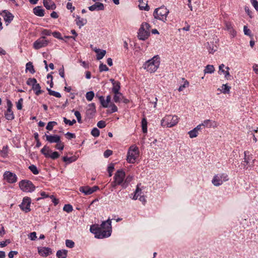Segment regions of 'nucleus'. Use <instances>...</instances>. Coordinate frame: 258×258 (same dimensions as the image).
I'll return each mask as SVG.
<instances>
[{"label": "nucleus", "instance_id": "26", "mask_svg": "<svg viewBox=\"0 0 258 258\" xmlns=\"http://www.w3.org/2000/svg\"><path fill=\"white\" fill-rule=\"evenodd\" d=\"M88 9L91 11L103 10L104 6L102 3L96 2L93 5L90 6Z\"/></svg>", "mask_w": 258, "mask_h": 258}, {"label": "nucleus", "instance_id": "49", "mask_svg": "<svg viewBox=\"0 0 258 258\" xmlns=\"http://www.w3.org/2000/svg\"><path fill=\"white\" fill-rule=\"evenodd\" d=\"M57 123L55 121H49L46 127V128L48 131H51L54 125H56Z\"/></svg>", "mask_w": 258, "mask_h": 258}, {"label": "nucleus", "instance_id": "40", "mask_svg": "<svg viewBox=\"0 0 258 258\" xmlns=\"http://www.w3.org/2000/svg\"><path fill=\"white\" fill-rule=\"evenodd\" d=\"M231 87L226 84H223L222 86V89L220 90L221 92L224 94H229L230 92Z\"/></svg>", "mask_w": 258, "mask_h": 258}, {"label": "nucleus", "instance_id": "9", "mask_svg": "<svg viewBox=\"0 0 258 258\" xmlns=\"http://www.w3.org/2000/svg\"><path fill=\"white\" fill-rule=\"evenodd\" d=\"M229 180L228 175L225 173H221L216 174L214 176L212 183L216 186H219L223 184L224 182Z\"/></svg>", "mask_w": 258, "mask_h": 258}, {"label": "nucleus", "instance_id": "46", "mask_svg": "<svg viewBox=\"0 0 258 258\" xmlns=\"http://www.w3.org/2000/svg\"><path fill=\"white\" fill-rule=\"evenodd\" d=\"M198 134L199 133H198L195 129H192L188 132V135H189L190 138L191 139L197 137L198 136Z\"/></svg>", "mask_w": 258, "mask_h": 258}, {"label": "nucleus", "instance_id": "42", "mask_svg": "<svg viewBox=\"0 0 258 258\" xmlns=\"http://www.w3.org/2000/svg\"><path fill=\"white\" fill-rule=\"evenodd\" d=\"M28 168L34 174L37 175L39 174V170L38 169L36 166H35V165H31L29 166Z\"/></svg>", "mask_w": 258, "mask_h": 258}, {"label": "nucleus", "instance_id": "45", "mask_svg": "<svg viewBox=\"0 0 258 258\" xmlns=\"http://www.w3.org/2000/svg\"><path fill=\"white\" fill-rule=\"evenodd\" d=\"M94 97V93L93 91H89L87 92L86 94V98L89 101H91L93 100Z\"/></svg>", "mask_w": 258, "mask_h": 258}, {"label": "nucleus", "instance_id": "58", "mask_svg": "<svg viewBox=\"0 0 258 258\" xmlns=\"http://www.w3.org/2000/svg\"><path fill=\"white\" fill-rule=\"evenodd\" d=\"M52 35L53 36L56 38H57L60 40H62V37H61V34L59 32H53L52 33Z\"/></svg>", "mask_w": 258, "mask_h": 258}, {"label": "nucleus", "instance_id": "5", "mask_svg": "<svg viewBox=\"0 0 258 258\" xmlns=\"http://www.w3.org/2000/svg\"><path fill=\"white\" fill-rule=\"evenodd\" d=\"M169 13V10L164 6L156 8L153 12V16L155 19L166 22L167 17Z\"/></svg>", "mask_w": 258, "mask_h": 258}, {"label": "nucleus", "instance_id": "28", "mask_svg": "<svg viewBox=\"0 0 258 258\" xmlns=\"http://www.w3.org/2000/svg\"><path fill=\"white\" fill-rule=\"evenodd\" d=\"M76 24L80 28L84 26L87 22L86 19L81 18L79 16H77L75 19Z\"/></svg>", "mask_w": 258, "mask_h": 258}, {"label": "nucleus", "instance_id": "16", "mask_svg": "<svg viewBox=\"0 0 258 258\" xmlns=\"http://www.w3.org/2000/svg\"><path fill=\"white\" fill-rule=\"evenodd\" d=\"M98 189L99 187L97 186H94L92 187H90L88 186H81L79 188V191L84 194L85 195H89L93 194Z\"/></svg>", "mask_w": 258, "mask_h": 258}, {"label": "nucleus", "instance_id": "34", "mask_svg": "<svg viewBox=\"0 0 258 258\" xmlns=\"http://www.w3.org/2000/svg\"><path fill=\"white\" fill-rule=\"evenodd\" d=\"M215 71V68L213 65L208 64L207 65L204 70L205 74H213Z\"/></svg>", "mask_w": 258, "mask_h": 258}, {"label": "nucleus", "instance_id": "2", "mask_svg": "<svg viewBox=\"0 0 258 258\" xmlns=\"http://www.w3.org/2000/svg\"><path fill=\"white\" fill-rule=\"evenodd\" d=\"M114 180L111 183L112 186L115 187L116 185H120L122 188H125L133 179V176L127 175L125 177V172L122 170H118L115 173Z\"/></svg>", "mask_w": 258, "mask_h": 258}, {"label": "nucleus", "instance_id": "39", "mask_svg": "<svg viewBox=\"0 0 258 258\" xmlns=\"http://www.w3.org/2000/svg\"><path fill=\"white\" fill-rule=\"evenodd\" d=\"M147 120L145 118H143L142 120V129L144 133H147Z\"/></svg>", "mask_w": 258, "mask_h": 258}, {"label": "nucleus", "instance_id": "14", "mask_svg": "<svg viewBox=\"0 0 258 258\" xmlns=\"http://www.w3.org/2000/svg\"><path fill=\"white\" fill-rule=\"evenodd\" d=\"M48 43V40L45 37H41L34 42L33 47L35 49H39L46 46Z\"/></svg>", "mask_w": 258, "mask_h": 258}, {"label": "nucleus", "instance_id": "60", "mask_svg": "<svg viewBox=\"0 0 258 258\" xmlns=\"http://www.w3.org/2000/svg\"><path fill=\"white\" fill-rule=\"evenodd\" d=\"M109 106L110 107V113H114L117 111V107L114 104H111Z\"/></svg>", "mask_w": 258, "mask_h": 258}, {"label": "nucleus", "instance_id": "37", "mask_svg": "<svg viewBox=\"0 0 258 258\" xmlns=\"http://www.w3.org/2000/svg\"><path fill=\"white\" fill-rule=\"evenodd\" d=\"M32 90L35 92V94L37 96L43 93V91L41 90V87L40 85L37 83L35 86L32 87Z\"/></svg>", "mask_w": 258, "mask_h": 258}, {"label": "nucleus", "instance_id": "32", "mask_svg": "<svg viewBox=\"0 0 258 258\" xmlns=\"http://www.w3.org/2000/svg\"><path fill=\"white\" fill-rule=\"evenodd\" d=\"M113 100L115 103L120 102L123 99L122 94L119 92L114 93Z\"/></svg>", "mask_w": 258, "mask_h": 258}, {"label": "nucleus", "instance_id": "61", "mask_svg": "<svg viewBox=\"0 0 258 258\" xmlns=\"http://www.w3.org/2000/svg\"><path fill=\"white\" fill-rule=\"evenodd\" d=\"M250 3L255 10L258 12V2L257 0H250Z\"/></svg>", "mask_w": 258, "mask_h": 258}, {"label": "nucleus", "instance_id": "44", "mask_svg": "<svg viewBox=\"0 0 258 258\" xmlns=\"http://www.w3.org/2000/svg\"><path fill=\"white\" fill-rule=\"evenodd\" d=\"M56 144L55 147L57 150H60V151H62L63 150L64 147V143L61 141V140H60L58 142H57Z\"/></svg>", "mask_w": 258, "mask_h": 258}, {"label": "nucleus", "instance_id": "57", "mask_svg": "<svg viewBox=\"0 0 258 258\" xmlns=\"http://www.w3.org/2000/svg\"><path fill=\"white\" fill-rule=\"evenodd\" d=\"M28 238L31 240H35L37 238L36 233L35 232L30 233L29 234H28Z\"/></svg>", "mask_w": 258, "mask_h": 258}, {"label": "nucleus", "instance_id": "59", "mask_svg": "<svg viewBox=\"0 0 258 258\" xmlns=\"http://www.w3.org/2000/svg\"><path fill=\"white\" fill-rule=\"evenodd\" d=\"M106 123L103 120H100L97 122V125L100 128H103L106 126Z\"/></svg>", "mask_w": 258, "mask_h": 258}, {"label": "nucleus", "instance_id": "18", "mask_svg": "<svg viewBox=\"0 0 258 258\" xmlns=\"http://www.w3.org/2000/svg\"><path fill=\"white\" fill-rule=\"evenodd\" d=\"M203 126L206 128H215L218 127V123L214 120L212 119H205L202 122Z\"/></svg>", "mask_w": 258, "mask_h": 258}, {"label": "nucleus", "instance_id": "54", "mask_svg": "<svg viewBox=\"0 0 258 258\" xmlns=\"http://www.w3.org/2000/svg\"><path fill=\"white\" fill-rule=\"evenodd\" d=\"M73 111L74 112V114L77 119L78 122L80 123H82V117L80 112L78 111L74 110H73Z\"/></svg>", "mask_w": 258, "mask_h": 258}, {"label": "nucleus", "instance_id": "4", "mask_svg": "<svg viewBox=\"0 0 258 258\" xmlns=\"http://www.w3.org/2000/svg\"><path fill=\"white\" fill-rule=\"evenodd\" d=\"M179 119L176 115L167 114L161 120V125L163 127L171 128L177 125Z\"/></svg>", "mask_w": 258, "mask_h": 258}, {"label": "nucleus", "instance_id": "64", "mask_svg": "<svg viewBox=\"0 0 258 258\" xmlns=\"http://www.w3.org/2000/svg\"><path fill=\"white\" fill-rule=\"evenodd\" d=\"M10 243V240L9 239H7L5 241H0V247H3L6 246L8 244Z\"/></svg>", "mask_w": 258, "mask_h": 258}, {"label": "nucleus", "instance_id": "6", "mask_svg": "<svg viewBox=\"0 0 258 258\" xmlns=\"http://www.w3.org/2000/svg\"><path fill=\"white\" fill-rule=\"evenodd\" d=\"M150 26L146 22H144L142 24L138 32V37L140 40H145L150 36Z\"/></svg>", "mask_w": 258, "mask_h": 258}, {"label": "nucleus", "instance_id": "7", "mask_svg": "<svg viewBox=\"0 0 258 258\" xmlns=\"http://www.w3.org/2000/svg\"><path fill=\"white\" fill-rule=\"evenodd\" d=\"M139 155L138 148L136 146H132L128 149L126 160L130 163H134Z\"/></svg>", "mask_w": 258, "mask_h": 258}, {"label": "nucleus", "instance_id": "63", "mask_svg": "<svg viewBox=\"0 0 258 258\" xmlns=\"http://www.w3.org/2000/svg\"><path fill=\"white\" fill-rule=\"evenodd\" d=\"M243 31L245 35L250 36L251 34L250 30L247 28L246 26H244L243 27Z\"/></svg>", "mask_w": 258, "mask_h": 258}, {"label": "nucleus", "instance_id": "30", "mask_svg": "<svg viewBox=\"0 0 258 258\" xmlns=\"http://www.w3.org/2000/svg\"><path fill=\"white\" fill-rule=\"evenodd\" d=\"M34 14L39 17H43L44 16V11L40 6L35 7L33 10Z\"/></svg>", "mask_w": 258, "mask_h": 258}, {"label": "nucleus", "instance_id": "41", "mask_svg": "<svg viewBox=\"0 0 258 258\" xmlns=\"http://www.w3.org/2000/svg\"><path fill=\"white\" fill-rule=\"evenodd\" d=\"M120 83L118 81H117L115 83L113 84L112 87V92L113 93H117L119 92V90L120 89Z\"/></svg>", "mask_w": 258, "mask_h": 258}, {"label": "nucleus", "instance_id": "25", "mask_svg": "<svg viewBox=\"0 0 258 258\" xmlns=\"http://www.w3.org/2000/svg\"><path fill=\"white\" fill-rule=\"evenodd\" d=\"M226 30H227L232 37H234L236 35V31L233 27L232 24L230 22H227L225 23Z\"/></svg>", "mask_w": 258, "mask_h": 258}, {"label": "nucleus", "instance_id": "38", "mask_svg": "<svg viewBox=\"0 0 258 258\" xmlns=\"http://www.w3.org/2000/svg\"><path fill=\"white\" fill-rule=\"evenodd\" d=\"M26 71H29L32 74L35 72L33 65L31 62H28L26 65Z\"/></svg>", "mask_w": 258, "mask_h": 258}, {"label": "nucleus", "instance_id": "47", "mask_svg": "<svg viewBox=\"0 0 258 258\" xmlns=\"http://www.w3.org/2000/svg\"><path fill=\"white\" fill-rule=\"evenodd\" d=\"M37 84V80L35 78H29L27 81V84L32 87L35 86Z\"/></svg>", "mask_w": 258, "mask_h": 258}, {"label": "nucleus", "instance_id": "50", "mask_svg": "<svg viewBox=\"0 0 258 258\" xmlns=\"http://www.w3.org/2000/svg\"><path fill=\"white\" fill-rule=\"evenodd\" d=\"M63 121L65 124H69L70 126L73 125L76 122V120L75 119H73L72 120H70L66 117H63Z\"/></svg>", "mask_w": 258, "mask_h": 258}, {"label": "nucleus", "instance_id": "53", "mask_svg": "<svg viewBox=\"0 0 258 258\" xmlns=\"http://www.w3.org/2000/svg\"><path fill=\"white\" fill-rule=\"evenodd\" d=\"M99 70L100 72H102L104 71H108L109 69L106 64H104L103 63H101L99 67Z\"/></svg>", "mask_w": 258, "mask_h": 258}, {"label": "nucleus", "instance_id": "43", "mask_svg": "<svg viewBox=\"0 0 258 258\" xmlns=\"http://www.w3.org/2000/svg\"><path fill=\"white\" fill-rule=\"evenodd\" d=\"M47 90L48 91V94L50 95L55 96V97H57V98H60L61 96V94L58 92H56V91L51 90L50 89H47Z\"/></svg>", "mask_w": 258, "mask_h": 258}, {"label": "nucleus", "instance_id": "3", "mask_svg": "<svg viewBox=\"0 0 258 258\" xmlns=\"http://www.w3.org/2000/svg\"><path fill=\"white\" fill-rule=\"evenodd\" d=\"M160 64V58L158 55L154 56L151 59L146 61L143 68L150 73H154L157 71Z\"/></svg>", "mask_w": 258, "mask_h": 258}, {"label": "nucleus", "instance_id": "62", "mask_svg": "<svg viewBox=\"0 0 258 258\" xmlns=\"http://www.w3.org/2000/svg\"><path fill=\"white\" fill-rule=\"evenodd\" d=\"M65 135H66L67 138L69 140L74 139L76 138V135L75 134L70 133V132H67Z\"/></svg>", "mask_w": 258, "mask_h": 258}, {"label": "nucleus", "instance_id": "31", "mask_svg": "<svg viewBox=\"0 0 258 258\" xmlns=\"http://www.w3.org/2000/svg\"><path fill=\"white\" fill-rule=\"evenodd\" d=\"M139 5V8L140 10L149 11L150 10V7L148 6L147 2L144 3L143 0H138Z\"/></svg>", "mask_w": 258, "mask_h": 258}, {"label": "nucleus", "instance_id": "21", "mask_svg": "<svg viewBox=\"0 0 258 258\" xmlns=\"http://www.w3.org/2000/svg\"><path fill=\"white\" fill-rule=\"evenodd\" d=\"M99 99L102 107L104 108H107L109 107V104L111 101V97L110 95L107 96L106 99H105L104 96H100L99 97Z\"/></svg>", "mask_w": 258, "mask_h": 258}, {"label": "nucleus", "instance_id": "56", "mask_svg": "<svg viewBox=\"0 0 258 258\" xmlns=\"http://www.w3.org/2000/svg\"><path fill=\"white\" fill-rule=\"evenodd\" d=\"M114 170V165L113 164H110L108 167L107 171L109 174V176L111 177L112 175V172Z\"/></svg>", "mask_w": 258, "mask_h": 258}, {"label": "nucleus", "instance_id": "55", "mask_svg": "<svg viewBox=\"0 0 258 258\" xmlns=\"http://www.w3.org/2000/svg\"><path fill=\"white\" fill-rule=\"evenodd\" d=\"M23 99L20 98L18 102H16V107L18 110H21L23 107Z\"/></svg>", "mask_w": 258, "mask_h": 258}, {"label": "nucleus", "instance_id": "35", "mask_svg": "<svg viewBox=\"0 0 258 258\" xmlns=\"http://www.w3.org/2000/svg\"><path fill=\"white\" fill-rule=\"evenodd\" d=\"M78 159V157L76 156L68 157L67 156H64L62 157V160L63 162L67 163H71L76 161Z\"/></svg>", "mask_w": 258, "mask_h": 258}, {"label": "nucleus", "instance_id": "52", "mask_svg": "<svg viewBox=\"0 0 258 258\" xmlns=\"http://www.w3.org/2000/svg\"><path fill=\"white\" fill-rule=\"evenodd\" d=\"M66 245L69 248H73L75 246V243L72 240L67 239L66 240Z\"/></svg>", "mask_w": 258, "mask_h": 258}, {"label": "nucleus", "instance_id": "1", "mask_svg": "<svg viewBox=\"0 0 258 258\" xmlns=\"http://www.w3.org/2000/svg\"><path fill=\"white\" fill-rule=\"evenodd\" d=\"M90 232L94 234L95 237L98 239H103L109 237L112 232L111 220L108 219L102 222L100 225H92L90 226Z\"/></svg>", "mask_w": 258, "mask_h": 258}, {"label": "nucleus", "instance_id": "17", "mask_svg": "<svg viewBox=\"0 0 258 258\" xmlns=\"http://www.w3.org/2000/svg\"><path fill=\"white\" fill-rule=\"evenodd\" d=\"M1 15L3 17L7 25H8L13 20L14 16L13 14L7 10L3 11Z\"/></svg>", "mask_w": 258, "mask_h": 258}, {"label": "nucleus", "instance_id": "13", "mask_svg": "<svg viewBox=\"0 0 258 258\" xmlns=\"http://www.w3.org/2000/svg\"><path fill=\"white\" fill-rule=\"evenodd\" d=\"M4 179L9 183H14L17 181V176L14 173L9 171H6L3 174Z\"/></svg>", "mask_w": 258, "mask_h": 258}, {"label": "nucleus", "instance_id": "22", "mask_svg": "<svg viewBox=\"0 0 258 258\" xmlns=\"http://www.w3.org/2000/svg\"><path fill=\"white\" fill-rule=\"evenodd\" d=\"M142 191L138 187L137 188L136 191L135 192L134 196L133 197V199L134 200H136L139 199L140 201H141L143 203L145 204L146 203V199L144 196L141 195Z\"/></svg>", "mask_w": 258, "mask_h": 258}, {"label": "nucleus", "instance_id": "51", "mask_svg": "<svg viewBox=\"0 0 258 258\" xmlns=\"http://www.w3.org/2000/svg\"><path fill=\"white\" fill-rule=\"evenodd\" d=\"M63 211L70 213L73 210V208L72 205L70 204H66L64 206L63 208Z\"/></svg>", "mask_w": 258, "mask_h": 258}, {"label": "nucleus", "instance_id": "12", "mask_svg": "<svg viewBox=\"0 0 258 258\" xmlns=\"http://www.w3.org/2000/svg\"><path fill=\"white\" fill-rule=\"evenodd\" d=\"M7 109L4 113V116L6 119L12 120L15 118V115L12 111L13 104L9 99L7 100Z\"/></svg>", "mask_w": 258, "mask_h": 258}, {"label": "nucleus", "instance_id": "11", "mask_svg": "<svg viewBox=\"0 0 258 258\" xmlns=\"http://www.w3.org/2000/svg\"><path fill=\"white\" fill-rule=\"evenodd\" d=\"M253 155L249 151H245L244 152V158L243 161L242 163L244 169H248L250 167L249 164L251 161H252L253 164L255 161V159H252Z\"/></svg>", "mask_w": 258, "mask_h": 258}, {"label": "nucleus", "instance_id": "8", "mask_svg": "<svg viewBox=\"0 0 258 258\" xmlns=\"http://www.w3.org/2000/svg\"><path fill=\"white\" fill-rule=\"evenodd\" d=\"M20 188L24 192H31L35 189L33 183L28 180H22L19 183Z\"/></svg>", "mask_w": 258, "mask_h": 258}, {"label": "nucleus", "instance_id": "15", "mask_svg": "<svg viewBox=\"0 0 258 258\" xmlns=\"http://www.w3.org/2000/svg\"><path fill=\"white\" fill-rule=\"evenodd\" d=\"M31 203V200L30 198L26 197L23 199L22 203L20 205L21 209L25 212L28 213L31 211L30 204Z\"/></svg>", "mask_w": 258, "mask_h": 258}, {"label": "nucleus", "instance_id": "27", "mask_svg": "<svg viewBox=\"0 0 258 258\" xmlns=\"http://www.w3.org/2000/svg\"><path fill=\"white\" fill-rule=\"evenodd\" d=\"M225 67V65L224 64H221L219 66V72H221V73L223 74V75H224V77L225 78L228 80L229 78V77L230 76V73H229V68L228 67H226V71L224 70V68Z\"/></svg>", "mask_w": 258, "mask_h": 258}, {"label": "nucleus", "instance_id": "24", "mask_svg": "<svg viewBox=\"0 0 258 258\" xmlns=\"http://www.w3.org/2000/svg\"><path fill=\"white\" fill-rule=\"evenodd\" d=\"M43 4L47 10H55L56 5L52 0H43Z\"/></svg>", "mask_w": 258, "mask_h": 258}, {"label": "nucleus", "instance_id": "33", "mask_svg": "<svg viewBox=\"0 0 258 258\" xmlns=\"http://www.w3.org/2000/svg\"><path fill=\"white\" fill-rule=\"evenodd\" d=\"M68 254V250L66 249L58 250L56 252V255L58 258H66Z\"/></svg>", "mask_w": 258, "mask_h": 258}, {"label": "nucleus", "instance_id": "10", "mask_svg": "<svg viewBox=\"0 0 258 258\" xmlns=\"http://www.w3.org/2000/svg\"><path fill=\"white\" fill-rule=\"evenodd\" d=\"M41 152L46 158H49L53 160H55L59 157V154L57 152H53L46 146H44L43 148L41 149Z\"/></svg>", "mask_w": 258, "mask_h": 258}, {"label": "nucleus", "instance_id": "36", "mask_svg": "<svg viewBox=\"0 0 258 258\" xmlns=\"http://www.w3.org/2000/svg\"><path fill=\"white\" fill-rule=\"evenodd\" d=\"M182 81L183 82V85H180L178 88V91L179 92L182 91L184 89L187 88L189 85V82L187 80L185 79V78H182Z\"/></svg>", "mask_w": 258, "mask_h": 258}, {"label": "nucleus", "instance_id": "29", "mask_svg": "<svg viewBox=\"0 0 258 258\" xmlns=\"http://www.w3.org/2000/svg\"><path fill=\"white\" fill-rule=\"evenodd\" d=\"M94 51L96 53V58L98 60H100L105 56L106 51L105 50L100 49L99 48H95Z\"/></svg>", "mask_w": 258, "mask_h": 258}, {"label": "nucleus", "instance_id": "20", "mask_svg": "<svg viewBox=\"0 0 258 258\" xmlns=\"http://www.w3.org/2000/svg\"><path fill=\"white\" fill-rule=\"evenodd\" d=\"M46 140L49 143H56L60 140V137L58 135H45Z\"/></svg>", "mask_w": 258, "mask_h": 258}, {"label": "nucleus", "instance_id": "19", "mask_svg": "<svg viewBox=\"0 0 258 258\" xmlns=\"http://www.w3.org/2000/svg\"><path fill=\"white\" fill-rule=\"evenodd\" d=\"M218 39L215 38L212 42H208L207 49L210 53H214L217 51L218 48Z\"/></svg>", "mask_w": 258, "mask_h": 258}, {"label": "nucleus", "instance_id": "23", "mask_svg": "<svg viewBox=\"0 0 258 258\" xmlns=\"http://www.w3.org/2000/svg\"><path fill=\"white\" fill-rule=\"evenodd\" d=\"M38 252L40 255L46 257L51 253V250L48 247H40L38 248Z\"/></svg>", "mask_w": 258, "mask_h": 258}, {"label": "nucleus", "instance_id": "48", "mask_svg": "<svg viewBox=\"0 0 258 258\" xmlns=\"http://www.w3.org/2000/svg\"><path fill=\"white\" fill-rule=\"evenodd\" d=\"M91 134L93 137H98L100 135V131L97 128L94 127L92 130Z\"/></svg>", "mask_w": 258, "mask_h": 258}]
</instances>
